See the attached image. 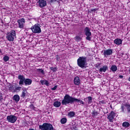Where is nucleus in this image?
Masks as SVG:
<instances>
[{
    "instance_id": "nucleus-1",
    "label": "nucleus",
    "mask_w": 130,
    "mask_h": 130,
    "mask_svg": "<svg viewBox=\"0 0 130 130\" xmlns=\"http://www.w3.org/2000/svg\"><path fill=\"white\" fill-rule=\"evenodd\" d=\"M76 101V98H74L69 94H66L63 99L61 101L62 105H68V104H73V103H75Z\"/></svg>"
},
{
    "instance_id": "nucleus-2",
    "label": "nucleus",
    "mask_w": 130,
    "mask_h": 130,
    "mask_svg": "<svg viewBox=\"0 0 130 130\" xmlns=\"http://www.w3.org/2000/svg\"><path fill=\"white\" fill-rule=\"evenodd\" d=\"M18 80H20L19 82V85H24V83L25 86L27 85H31L32 84V80L29 78L25 79L24 75H19L18 76Z\"/></svg>"
},
{
    "instance_id": "nucleus-3",
    "label": "nucleus",
    "mask_w": 130,
    "mask_h": 130,
    "mask_svg": "<svg viewBox=\"0 0 130 130\" xmlns=\"http://www.w3.org/2000/svg\"><path fill=\"white\" fill-rule=\"evenodd\" d=\"M87 57L84 56H80L77 59V65L81 69H84L86 68L87 66Z\"/></svg>"
},
{
    "instance_id": "nucleus-4",
    "label": "nucleus",
    "mask_w": 130,
    "mask_h": 130,
    "mask_svg": "<svg viewBox=\"0 0 130 130\" xmlns=\"http://www.w3.org/2000/svg\"><path fill=\"white\" fill-rule=\"evenodd\" d=\"M16 37V31L15 29H12L7 34L6 38L8 41L13 42Z\"/></svg>"
},
{
    "instance_id": "nucleus-5",
    "label": "nucleus",
    "mask_w": 130,
    "mask_h": 130,
    "mask_svg": "<svg viewBox=\"0 0 130 130\" xmlns=\"http://www.w3.org/2000/svg\"><path fill=\"white\" fill-rule=\"evenodd\" d=\"M39 127L41 130H54L52 124L48 123H44L43 125H40Z\"/></svg>"
},
{
    "instance_id": "nucleus-6",
    "label": "nucleus",
    "mask_w": 130,
    "mask_h": 130,
    "mask_svg": "<svg viewBox=\"0 0 130 130\" xmlns=\"http://www.w3.org/2000/svg\"><path fill=\"white\" fill-rule=\"evenodd\" d=\"M30 29L31 30L32 33L35 34H39L41 33V28H40V25L39 24H36L34 25H32Z\"/></svg>"
},
{
    "instance_id": "nucleus-7",
    "label": "nucleus",
    "mask_w": 130,
    "mask_h": 130,
    "mask_svg": "<svg viewBox=\"0 0 130 130\" xmlns=\"http://www.w3.org/2000/svg\"><path fill=\"white\" fill-rule=\"evenodd\" d=\"M84 31L85 36H86V40H88V41H91V39L92 38V37H91V36H92V32H91V30L90 29V28H89V27H85Z\"/></svg>"
},
{
    "instance_id": "nucleus-8",
    "label": "nucleus",
    "mask_w": 130,
    "mask_h": 130,
    "mask_svg": "<svg viewBox=\"0 0 130 130\" xmlns=\"http://www.w3.org/2000/svg\"><path fill=\"white\" fill-rule=\"evenodd\" d=\"M17 116L13 115H10L7 117V120L8 122H10V123H15L17 121Z\"/></svg>"
},
{
    "instance_id": "nucleus-9",
    "label": "nucleus",
    "mask_w": 130,
    "mask_h": 130,
    "mask_svg": "<svg viewBox=\"0 0 130 130\" xmlns=\"http://www.w3.org/2000/svg\"><path fill=\"white\" fill-rule=\"evenodd\" d=\"M115 115H116V113L113 111H111L110 113L107 115V119H108L110 122H113Z\"/></svg>"
},
{
    "instance_id": "nucleus-10",
    "label": "nucleus",
    "mask_w": 130,
    "mask_h": 130,
    "mask_svg": "<svg viewBox=\"0 0 130 130\" xmlns=\"http://www.w3.org/2000/svg\"><path fill=\"white\" fill-rule=\"evenodd\" d=\"M18 24V27L20 29H23L24 28V24H25V19L21 18L20 19H18L17 21Z\"/></svg>"
},
{
    "instance_id": "nucleus-11",
    "label": "nucleus",
    "mask_w": 130,
    "mask_h": 130,
    "mask_svg": "<svg viewBox=\"0 0 130 130\" xmlns=\"http://www.w3.org/2000/svg\"><path fill=\"white\" fill-rule=\"evenodd\" d=\"M38 4H39V7L42 9V8H44V7H46V1L45 0H39L38 2Z\"/></svg>"
},
{
    "instance_id": "nucleus-12",
    "label": "nucleus",
    "mask_w": 130,
    "mask_h": 130,
    "mask_svg": "<svg viewBox=\"0 0 130 130\" xmlns=\"http://www.w3.org/2000/svg\"><path fill=\"white\" fill-rule=\"evenodd\" d=\"M113 52V51H112V49H109L107 50H104L103 54L105 56H108L109 55H111Z\"/></svg>"
},
{
    "instance_id": "nucleus-13",
    "label": "nucleus",
    "mask_w": 130,
    "mask_h": 130,
    "mask_svg": "<svg viewBox=\"0 0 130 130\" xmlns=\"http://www.w3.org/2000/svg\"><path fill=\"white\" fill-rule=\"evenodd\" d=\"M74 84L76 85V86H79L81 83V79H80V78L78 76H76L74 78Z\"/></svg>"
},
{
    "instance_id": "nucleus-14",
    "label": "nucleus",
    "mask_w": 130,
    "mask_h": 130,
    "mask_svg": "<svg viewBox=\"0 0 130 130\" xmlns=\"http://www.w3.org/2000/svg\"><path fill=\"white\" fill-rule=\"evenodd\" d=\"M107 70H108V66L105 65L100 69L99 71L101 73H105Z\"/></svg>"
},
{
    "instance_id": "nucleus-15",
    "label": "nucleus",
    "mask_w": 130,
    "mask_h": 130,
    "mask_svg": "<svg viewBox=\"0 0 130 130\" xmlns=\"http://www.w3.org/2000/svg\"><path fill=\"white\" fill-rule=\"evenodd\" d=\"M15 88H16V85L10 84L8 87V90L10 91V92H12V93H15Z\"/></svg>"
},
{
    "instance_id": "nucleus-16",
    "label": "nucleus",
    "mask_w": 130,
    "mask_h": 130,
    "mask_svg": "<svg viewBox=\"0 0 130 130\" xmlns=\"http://www.w3.org/2000/svg\"><path fill=\"white\" fill-rule=\"evenodd\" d=\"M114 43L117 45H120L122 44V40L121 39H116L114 40Z\"/></svg>"
},
{
    "instance_id": "nucleus-17",
    "label": "nucleus",
    "mask_w": 130,
    "mask_h": 130,
    "mask_svg": "<svg viewBox=\"0 0 130 130\" xmlns=\"http://www.w3.org/2000/svg\"><path fill=\"white\" fill-rule=\"evenodd\" d=\"M27 89H23L22 90V93L20 95V97L21 98H25V97H26V94H27Z\"/></svg>"
},
{
    "instance_id": "nucleus-18",
    "label": "nucleus",
    "mask_w": 130,
    "mask_h": 130,
    "mask_svg": "<svg viewBox=\"0 0 130 130\" xmlns=\"http://www.w3.org/2000/svg\"><path fill=\"white\" fill-rule=\"evenodd\" d=\"M130 125L129 122L124 121L122 124V126L123 127H124L125 128H127V127H129Z\"/></svg>"
},
{
    "instance_id": "nucleus-19",
    "label": "nucleus",
    "mask_w": 130,
    "mask_h": 130,
    "mask_svg": "<svg viewBox=\"0 0 130 130\" xmlns=\"http://www.w3.org/2000/svg\"><path fill=\"white\" fill-rule=\"evenodd\" d=\"M98 114H99V113L98 112V111L95 109H94L91 113L92 117H96Z\"/></svg>"
},
{
    "instance_id": "nucleus-20",
    "label": "nucleus",
    "mask_w": 130,
    "mask_h": 130,
    "mask_svg": "<svg viewBox=\"0 0 130 130\" xmlns=\"http://www.w3.org/2000/svg\"><path fill=\"white\" fill-rule=\"evenodd\" d=\"M75 115H76V113L74 111L69 112L67 115L68 117H70V118H72V117H75Z\"/></svg>"
},
{
    "instance_id": "nucleus-21",
    "label": "nucleus",
    "mask_w": 130,
    "mask_h": 130,
    "mask_svg": "<svg viewBox=\"0 0 130 130\" xmlns=\"http://www.w3.org/2000/svg\"><path fill=\"white\" fill-rule=\"evenodd\" d=\"M13 100H15L16 103H18V102H19L20 101V96H19L18 94L14 95L13 96Z\"/></svg>"
},
{
    "instance_id": "nucleus-22",
    "label": "nucleus",
    "mask_w": 130,
    "mask_h": 130,
    "mask_svg": "<svg viewBox=\"0 0 130 130\" xmlns=\"http://www.w3.org/2000/svg\"><path fill=\"white\" fill-rule=\"evenodd\" d=\"M40 83L42 85H46V86H49V83L47 80H40Z\"/></svg>"
},
{
    "instance_id": "nucleus-23",
    "label": "nucleus",
    "mask_w": 130,
    "mask_h": 130,
    "mask_svg": "<svg viewBox=\"0 0 130 130\" xmlns=\"http://www.w3.org/2000/svg\"><path fill=\"white\" fill-rule=\"evenodd\" d=\"M60 105H61V103H60V102L56 101L53 103V106H54V107L58 108L59 107Z\"/></svg>"
},
{
    "instance_id": "nucleus-24",
    "label": "nucleus",
    "mask_w": 130,
    "mask_h": 130,
    "mask_svg": "<svg viewBox=\"0 0 130 130\" xmlns=\"http://www.w3.org/2000/svg\"><path fill=\"white\" fill-rule=\"evenodd\" d=\"M110 70L111 71L114 73L117 71V66H116V65H112L110 68Z\"/></svg>"
},
{
    "instance_id": "nucleus-25",
    "label": "nucleus",
    "mask_w": 130,
    "mask_h": 130,
    "mask_svg": "<svg viewBox=\"0 0 130 130\" xmlns=\"http://www.w3.org/2000/svg\"><path fill=\"white\" fill-rule=\"evenodd\" d=\"M87 104H91V103H92V102L91 96H88L87 98H85L84 99V101L85 100H87Z\"/></svg>"
},
{
    "instance_id": "nucleus-26",
    "label": "nucleus",
    "mask_w": 130,
    "mask_h": 130,
    "mask_svg": "<svg viewBox=\"0 0 130 130\" xmlns=\"http://www.w3.org/2000/svg\"><path fill=\"white\" fill-rule=\"evenodd\" d=\"M21 89H22L21 86H17L15 85L14 93H15V92H20V91H21Z\"/></svg>"
},
{
    "instance_id": "nucleus-27",
    "label": "nucleus",
    "mask_w": 130,
    "mask_h": 130,
    "mask_svg": "<svg viewBox=\"0 0 130 130\" xmlns=\"http://www.w3.org/2000/svg\"><path fill=\"white\" fill-rule=\"evenodd\" d=\"M75 102H77V103H79L80 102V104H82V105H85V103L83 102V101L81 100L80 99H76L75 98Z\"/></svg>"
},
{
    "instance_id": "nucleus-28",
    "label": "nucleus",
    "mask_w": 130,
    "mask_h": 130,
    "mask_svg": "<svg viewBox=\"0 0 130 130\" xmlns=\"http://www.w3.org/2000/svg\"><path fill=\"white\" fill-rule=\"evenodd\" d=\"M67 121H68V119L67 118H62L60 120V123L62 124H64V123H67Z\"/></svg>"
},
{
    "instance_id": "nucleus-29",
    "label": "nucleus",
    "mask_w": 130,
    "mask_h": 130,
    "mask_svg": "<svg viewBox=\"0 0 130 130\" xmlns=\"http://www.w3.org/2000/svg\"><path fill=\"white\" fill-rule=\"evenodd\" d=\"M3 60L5 61V62H7V61H9L10 60V57L8 56H5L3 57Z\"/></svg>"
},
{
    "instance_id": "nucleus-30",
    "label": "nucleus",
    "mask_w": 130,
    "mask_h": 130,
    "mask_svg": "<svg viewBox=\"0 0 130 130\" xmlns=\"http://www.w3.org/2000/svg\"><path fill=\"white\" fill-rule=\"evenodd\" d=\"M50 70H51V71H52L53 73H55V72L57 71V67H50Z\"/></svg>"
},
{
    "instance_id": "nucleus-31",
    "label": "nucleus",
    "mask_w": 130,
    "mask_h": 130,
    "mask_svg": "<svg viewBox=\"0 0 130 130\" xmlns=\"http://www.w3.org/2000/svg\"><path fill=\"white\" fill-rule=\"evenodd\" d=\"M37 72H39V73H41V74H42V75H44V70L41 69H38L37 70Z\"/></svg>"
},
{
    "instance_id": "nucleus-32",
    "label": "nucleus",
    "mask_w": 130,
    "mask_h": 130,
    "mask_svg": "<svg viewBox=\"0 0 130 130\" xmlns=\"http://www.w3.org/2000/svg\"><path fill=\"white\" fill-rule=\"evenodd\" d=\"M100 66H101V63L100 62H98L96 64H94V67L96 69H99L100 68Z\"/></svg>"
},
{
    "instance_id": "nucleus-33",
    "label": "nucleus",
    "mask_w": 130,
    "mask_h": 130,
    "mask_svg": "<svg viewBox=\"0 0 130 130\" xmlns=\"http://www.w3.org/2000/svg\"><path fill=\"white\" fill-rule=\"evenodd\" d=\"M29 108H30V109H31L32 110H35V108H36L35 107V106H34V105H33L32 104H30L29 106Z\"/></svg>"
},
{
    "instance_id": "nucleus-34",
    "label": "nucleus",
    "mask_w": 130,
    "mask_h": 130,
    "mask_svg": "<svg viewBox=\"0 0 130 130\" xmlns=\"http://www.w3.org/2000/svg\"><path fill=\"white\" fill-rule=\"evenodd\" d=\"M55 57H56V61H59V59L60 58V57H59V56H58V55H55Z\"/></svg>"
},
{
    "instance_id": "nucleus-35",
    "label": "nucleus",
    "mask_w": 130,
    "mask_h": 130,
    "mask_svg": "<svg viewBox=\"0 0 130 130\" xmlns=\"http://www.w3.org/2000/svg\"><path fill=\"white\" fill-rule=\"evenodd\" d=\"M72 129H74V130H78V127H77V125H73V126H72Z\"/></svg>"
},
{
    "instance_id": "nucleus-36",
    "label": "nucleus",
    "mask_w": 130,
    "mask_h": 130,
    "mask_svg": "<svg viewBox=\"0 0 130 130\" xmlns=\"http://www.w3.org/2000/svg\"><path fill=\"white\" fill-rule=\"evenodd\" d=\"M56 89H57V85H55L53 88H51V90L55 91V90H56Z\"/></svg>"
},
{
    "instance_id": "nucleus-37",
    "label": "nucleus",
    "mask_w": 130,
    "mask_h": 130,
    "mask_svg": "<svg viewBox=\"0 0 130 130\" xmlns=\"http://www.w3.org/2000/svg\"><path fill=\"white\" fill-rule=\"evenodd\" d=\"M75 39H76V40H78V41H80V40H81V37L79 36H77L75 37Z\"/></svg>"
},
{
    "instance_id": "nucleus-38",
    "label": "nucleus",
    "mask_w": 130,
    "mask_h": 130,
    "mask_svg": "<svg viewBox=\"0 0 130 130\" xmlns=\"http://www.w3.org/2000/svg\"><path fill=\"white\" fill-rule=\"evenodd\" d=\"M100 104H106V102H105V101H100Z\"/></svg>"
},
{
    "instance_id": "nucleus-39",
    "label": "nucleus",
    "mask_w": 130,
    "mask_h": 130,
    "mask_svg": "<svg viewBox=\"0 0 130 130\" xmlns=\"http://www.w3.org/2000/svg\"><path fill=\"white\" fill-rule=\"evenodd\" d=\"M4 100V98H3V95H0V102H2Z\"/></svg>"
},
{
    "instance_id": "nucleus-40",
    "label": "nucleus",
    "mask_w": 130,
    "mask_h": 130,
    "mask_svg": "<svg viewBox=\"0 0 130 130\" xmlns=\"http://www.w3.org/2000/svg\"><path fill=\"white\" fill-rule=\"evenodd\" d=\"M56 1L57 0H50V3H54L55 2H56Z\"/></svg>"
},
{
    "instance_id": "nucleus-41",
    "label": "nucleus",
    "mask_w": 130,
    "mask_h": 130,
    "mask_svg": "<svg viewBox=\"0 0 130 130\" xmlns=\"http://www.w3.org/2000/svg\"><path fill=\"white\" fill-rule=\"evenodd\" d=\"M96 11H97V9H96V8L91 10V12H95Z\"/></svg>"
},
{
    "instance_id": "nucleus-42",
    "label": "nucleus",
    "mask_w": 130,
    "mask_h": 130,
    "mask_svg": "<svg viewBox=\"0 0 130 130\" xmlns=\"http://www.w3.org/2000/svg\"><path fill=\"white\" fill-rule=\"evenodd\" d=\"M119 78H120V79H123V76L119 75Z\"/></svg>"
},
{
    "instance_id": "nucleus-43",
    "label": "nucleus",
    "mask_w": 130,
    "mask_h": 130,
    "mask_svg": "<svg viewBox=\"0 0 130 130\" xmlns=\"http://www.w3.org/2000/svg\"><path fill=\"white\" fill-rule=\"evenodd\" d=\"M110 108H111V109H112V105H110Z\"/></svg>"
},
{
    "instance_id": "nucleus-44",
    "label": "nucleus",
    "mask_w": 130,
    "mask_h": 130,
    "mask_svg": "<svg viewBox=\"0 0 130 130\" xmlns=\"http://www.w3.org/2000/svg\"><path fill=\"white\" fill-rule=\"evenodd\" d=\"M79 24H80V26H82V25H83V24H82V23H79Z\"/></svg>"
},
{
    "instance_id": "nucleus-45",
    "label": "nucleus",
    "mask_w": 130,
    "mask_h": 130,
    "mask_svg": "<svg viewBox=\"0 0 130 130\" xmlns=\"http://www.w3.org/2000/svg\"><path fill=\"white\" fill-rule=\"evenodd\" d=\"M0 53H2V49H0Z\"/></svg>"
},
{
    "instance_id": "nucleus-46",
    "label": "nucleus",
    "mask_w": 130,
    "mask_h": 130,
    "mask_svg": "<svg viewBox=\"0 0 130 130\" xmlns=\"http://www.w3.org/2000/svg\"><path fill=\"white\" fill-rule=\"evenodd\" d=\"M0 124H1V122H0Z\"/></svg>"
}]
</instances>
